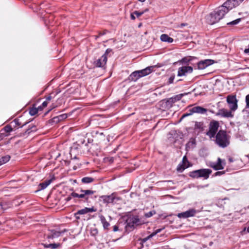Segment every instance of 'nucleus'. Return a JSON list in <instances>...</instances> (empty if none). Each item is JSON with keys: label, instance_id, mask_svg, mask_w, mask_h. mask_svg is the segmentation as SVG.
Returning <instances> with one entry per match:
<instances>
[{"label": "nucleus", "instance_id": "nucleus-12", "mask_svg": "<svg viewBox=\"0 0 249 249\" xmlns=\"http://www.w3.org/2000/svg\"><path fill=\"white\" fill-rule=\"evenodd\" d=\"M225 165V162L224 160H222L220 158H218L217 162H211L210 163V167L213 168L215 170H218L224 169V167Z\"/></svg>", "mask_w": 249, "mask_h": 249}, {"label": "nucleus", "instance_id": "nucleus-50", "mask_svg": "<svg viewBox=\"0 0 249 249\" xmlns=\"http://www.w3.org/2000/svg\"><path fill=\"white\" fill-rule=\"evenodd\" d=\"M229 161H230V162H232V159L230 158V159H229Z\"/></svg>", "mask_w": 249, "mask_h": 249}, {"label": "nucleus", "instance_id": "nucleus-36", "mask_svg": "<svg viewBox=\"0 0 249 249\" xmlns=\"http://www.w3.org/2000/svg\"><path fill=\"white\" fill-rule=\"evenodd\" d=\"M134 14H135V15H136L137 17H139L140 16H141L143 14V12H139L138 11H135L134 12Z\"/></svg>", "mask_w": 249, "mask_h": 249}, {"label": "nucleus", "instance_id": "nucleus-15", "mask_svg": "<svg viewBox=\"0 0 249 249\" xmlns=\"http://www.w3.org/2000/svg\"><path fill=\"white\" fill-rule=\"evenodd\" d=\"M220 20L219 17H218L214 12L210 13L207 18L208 23L211 25L218 22Z\"/></svg>", "mask_w": 249, "mask_h": 249}, {"label": "nucleus", "instance_id": "nucleus-46", "mask_svg": "<svg viewBox=\"0 0 249 249\" xmlns=\"http://www.w3.org/2000/svg\"><path fill=\"white\" fill-rule=\"evenodd\" d=\"M173 79H169L167 83L168 84H172L173 82Z\"/></svg>", "mask_w": 249, "mask_h": 249}, {"label": "nucleus", "instance_id": "nucleus-48", "mask_svg": "<svg viewBox=\"0 0 249 249\" xmlns=\"http://www.w3.org/2000/svg\"><path fill=\"white\" fill-rule=\"evenodd\" d=\"M94 37H95V40H97L100 37V36H99V35H98L97 36H94Z\"/></svg>", "mask_w": 249, "mask_h": 249}, {"label": "nucleus", "instance_id": "nucleus-20", "mask_svg": "<svg viewBox=\"0 0 249 249\" xmlns=\"http://www.w3.org/2000/svg\"><path fill=\"white\" fill-rule=\"evenodd\" d=\"M107 59V57L102 55L99 59L95 62V64L98 67H103L106 64Z\"/></svg>", "mask_w": 249, "mask_h": 249}, {"label": "nucleus", "instance_id": "nucleus-38", "mask_svg": "<svg viewBox=\"0 0 249 249\" xmlns=\"http://www.w3.org/2000/svg\"><path fill=\"white\" fill-rule=\"evenodd\" d=\"M225 173V172L224 171H218L215 173L214 176H220V175L224 174Z\"/></svg>", "mask_w": 249, "mask_h": 249}, {"label": "nucleus", "instance_id": "nucleus-32", "mask_svg": "<svg viewBox=\"0 0 249 249\" xmlns=\"http://www.w3.org/2000/svg\"><path fill=\"white\" fill-rule=\"evenodd\" d=\"M162 229H158L155 232H153L152 233H151L150 235H149L148 236H147V237L144 238L143 239V240L144 241H146L147 240H148V239H149L150 238L153 237V236L155 235L156 234H157L158 233L160 232L161 231Z\"/></svg>", "mask_w": 249, "mask_h": 249}, {"label": "nucleus", "instance_id": "nucleus-42", "mask_svg": "<svg viewBox=\"0 0 249 249\" xmlns=\"http://www.w3.org/2000/svg\"><path fill=\"white\" fill-rule=\"evenodd\" d=\"M153 215V213L152 212H150L148 213H146L145 214V216L146 217H151L152 215Z\"/></svg>", "mask_w": 249, "mask_h": 249}, {"label": "nucleus", "instance_id": "nucleus-13", "mask_svg": "<svg viewBox=\"0 0 249 249\" xmlns=\"http://www.w3.org/2000/svg\"><path fill=\"white\" fill-rule=\"evenodd\" d=\"M197 213V211L194 209H191L184 212L178 213L177 215L178 218H188L194 216Z\"/></svg>", "mask_w": 249, "mask_h": 249}, {"label": "nucleus", "instance_id": "nucleus-45", "mask_svg": "<svg viewBox=\"0 0 249 249\" xmlns=\"http://www.w3.org/2000/svg\"><path fill=\"white\" fill-rule=\"evenodd\" d=\"M118 231V227L117 226L115 225L113 226V231Z\"/></svg>", "mask_w": 249, "mask_h": 249}, {"label": "nucleus", "instance_id": "nucleus-52", "mask_svg": "<svg viewBox=\"0 0 249 249\" xmlns=\"http://www.w3.org/2000/svg\"><path fill=\"white\" fill-rule=\"evenodd\" d=\"M206 74H207V73H205V74H203V75H206Z\"/></svg>", "mask_w": 249, "mask_h": 249}, {"label": "nucleus", "instance_id": "nucleus-3", "mask_svg": "<svg viewBox=\"0 0 249 249\" xmlns=\"http://www.w3.org/2000/svg\"><path fill=\"white\" fill-rule=\"evenodd\" d=\"M212 172V170L209 169H201L191 172L190 173V176L193 178L202 177L204 179H207L209 178Z\"/></svg>", "mask_w": 249, "mask_h": 249}, {"label": "nucleus", "instance_id": "nucleus-37", "mask_svg": "<svg viewBox=\"0 0 249 249\" xmlns=\"http://www.w3.org/2000/svg\"><path fill=\"white\" fill-rule=\"evenodd\" d=\"M246 103L247 107H249V94L246 97Z\"/></svg>", "mask_w": 249, "mask_h": 249}, {"label": "nucleus", "instance_id": "nucleus-1", "mask_svg": "<svg viewBox=\"0 0 249 249\" xmlns=\"http://www.w3.org/2000/svg\"><path fill=\"white\" fill-rule=\"evenodd\" d=\"M80 192L81 193L79 194L74 192H72L70 196L65 199L66 201H69L71 200V197H73L83 198L85 201L88 202L89 196L92 195L95 193V191L90 190L81 189L80 190Z\"/></svg>", "mask_w": 249, "mask_h": 249}, {"label": "nucleus", "instance_id": "nucleus-49", "mask_svg": "<svg viewBox=\"0 0 249 249\" xmlns=\"http://www.w3.org/2000/svg\"><path fill=\"white\" fill-rule=\"evenodd\" d=\"M138 0L139 1L142 2H144L145 1V0Z\"/></svg>", "mask_w": 249, "mask_h": 249}, {"label": "nucleus", "instance_id": "nucleus-34", "mask_svg": "<svg viewBox=\"0 0 249 249\" xmlns=\"http://www.w3.org/2000/svg\"><path fill=\"white\" fill-rule=\"evenodd\" d=\"M203 127V124L201 122H196L195 124V128L199 129H202Z\"/></svg>", "mask_w": 249, "mask_h": 249}, {"label": "nucleus", "instance_id": "nucleus-22", "mask_svg": "<svg viewBox=\"0 0 249 249\" xmlns=\"http://www.w3.org/2000/svg\"><path fill=\"white\" fill-rule=\"evenodd\" d=\"M187 93H184V94H179L178 95H177L175 96L174 97H173L172 98H170L168 100V101L166 102V104L170 103L172 104L174 103L177 101H179L181 99V98L185 95H186Z\"/></svg>", "mask_w": 249, "mask_h": 249}, {"label": "nucleus", "instance_id": "nucleus-8", "mask_svg": "<svg viewBox=\"0 0 249 249\" xmlns=\"http://www.w3.org/2000/svg\"><path fill=\"white\" fill-rule=\"evenodd\" d=\"M219 127V123L217 121L212 122L210 124L209 130L207 135L210 138L213 137L215 135Z\"/></svg>", "mask_w": 249, "mask_h": 249}, {"label": "nucleus", "instance_id": "nucleus-24", "mask_svg": "<svg viewBox=\"0 0 249 249\" xmlns=\"http://www.w3.org/2000/svg\"><path fill=\"white\" fill-rule=\"evenodd\" d=\"M160 40L163 42H166L168 43H172L173 42L174 39L173 38L170 37L167 34H162L160 36Z\"/></svg>", "mask_w": 249, "mask_h": 249}, {"label": "nucleus", "instance_id": "nucleus-35", "mask_svg": "<svg viewBox=\"0 0 249 249\" xmlns=\"http://www.w3.org/2000/svg\"><path fill=\"white\" fill-rule=\"evenodd\" d=\"M112 53V50L111 49L108 48L107 49L105 52V53L103 55V56H106V57H107V55L109 53Z\"/></svg>", "mask_w": 249, "mask_h": 249}, {"label": "nucleus", "instance_id": "nucleus-14", "mask_svg": "<svg viewBox=\"0 0 249 249\" xmlns=\"http://www.w3.org/2000/svg\"><path fill=\"white\" fill-rule=\"evenodd\" d=\"M128 223L131 226L134 227L144 224V221L137 216H133L129 218Z\"/></svg>", "mask_w": 249, "mask_h": 249}, {"label": "nucleus", "instance_id": "nucleus-7", "mask_svg": "<svg viewBox=\"0 0 249 249\" xmlns=\"http://www.w3.org/2000/svg\"><path fill=\"white\" fill-rule=\"evenodd\" d=\"M243 0H227L222 6L227 9V11L229 12L234 7L239 5Z\"/></svg>", "mask_w": 249, "mask_h": 249}, {"label": "nucleus", "instance_id": "nucleus-31", "mask_svg": "<svg viewBox=\"0 0 249 249\" xmlns=\"http://www.w3.org/2000/svg\"><path fill=\"white\" fill-rule=\"evenodd\" d=\"M41 109V107H39L37 108L36 107L32 108L30 109L29 113L31 115L33 116L36 115L39 110Z\"/></svg>", "mask_w": 249, "mask_h": 249}, {"label": "nucleus", "instance_id": "nucleus-23", "mask_svg": "<svg viewBox=\"0 0 249 249\" xmlns=\"http://www.w3.org/2000/svg\"><path fill=\"white\" fill-rule=\"evenodd\" d=\"M197 57L195 56H188V57H184L183 58H182L180 60V62L182 63V64H186V65H189L191 61L194 59H196Z\"/></svg>", "mask_w": 249, "mask_h": 249}, {"label": "nucleus", "instance_id": "nucleus-41", "mask_svg": "<svg viewBox=\"0 0 249 249\" xmlns=\"http://www.w3.org/2000/svg\"><path fill=\"white\" fill-rule=\"evenodd\" d=\"M193 114V113L192 112H190V113H186V114H184L182 116V117H181V119H183V118H184V117H186V116H188L191 115H192Z\"/></svg>", "mask_w": 249, "mask_h": 249}, {"label": "nucleus", "instance_id": "nucleus-33", "mask_svg": "<svg viewBox=\"0 0 249 249\" xmlns=\"http://www.w3.org/2000/svg\"><path fill=\"white\" fill-rule=\"evenodd\" d=\"M241 21V18H238L237 19H235L234 20H233L231 22L227 23V25H234L236 24H237L240 21Z\"/></svg>", "mask_w": 249, "mask_h": 249}, {"label": "nucleus", "instance_id": "nucleus-4", "mask_svg": "<svg viewBox=\"0 0 249 249\" xmlns=\"http://www.w3.org/2000/svg\"><path fill=\"white\" fill-rule=\"evenodd\" d=\"M155 68V66L147 67L144 69L132 72L130 75V77L132 78H141L145 76L153 71Z\"/></svg>", "mask_w": 249, "mask_h": 249}, {"label": "nucleus", "instance_id": "nucleus-47", "mask_svg": "<svg viewBox=\"0 0 249 249\" xmlns=\"http://www.w3.org/2000/svg\"><path fill=\"white\" fill-rule=\"evenodd\" d=\"M52 99V97L51 96H49L46 98V101L48 102V101H50Z\"/></svg>", "mask_w": 249, "mask_h": 249}, {"label": "nucleus", "instance_id": "nucleus-19", "mask_svg": "<svg viewBox=\"0 0 249 249\" xmlns=\"http://www.w3.org/2000/svg\"><path fill=\"white\" fill-rule=\"evenodd\" d=\"M189 167V162L185 156L183 158L182 164H179L177 167L178 172H182L185 168Z\"/></svg>", "mask_w": 249, "mask_h": 249}, {"label": "nucleus", "instance_id": "nucleus-39", "mask_svg": "<svg viewBox=\"0 0 249 249\" xmlns=\"http://www.w3.org/2000/svg\"><path fill=\"white\" fill-rule=\"evenodd\" d=\"M48 103V102L47 101H44L42 103V106H40L41 107V109H40V110H42L43 109V108L47 106Z\"/></svg>", "mask_w": 249, "mask_h": 249}, {"label": "nucleus", "instance_id": "nucleus-18", "mask_svg": "<svg viewBox=\"0 0 249 249\" xmlns=\"http://www.w3.org/2000/svg\"><path fill=\"white\" fill-rule=\"evenodd\" d=\"M115 197L113 195L109 196H102L100 197V200L102 201L104 203L108 204L114 201Z\"/></svg>", "mask_w": 249, "mask_h": 249}, {"label": "nucleus", "instance_id": "nucleus-16", "mask_svg": "<svg viewBox=\"0 0 249 249\" xmlns=\"http://www.w3.org/2000/svg\"><path fill=\"white\" fill-rule=\"evenodd\" d=\"M96 211V209H95L93 207L91 208H85L83 209L80 210L77 212L76 213H75V216L77 219H79V217L76 216L77 214H85L88 213L94 212Z\"/></svg>", "mask_w": 249, "mask_h": 249}, {"label": "nucleus", "instance_id": "nucleus-21", "mask_svg": "<svg viewBox=\"0 0 249 249\" xmlns=\"http://www.w3.org/2000/svg\"><path fill=\"white\" fill-rule=\"evenodd\" d=\"M190 112H192L193 113H196L203 114H205L206 113L207 109L202 107L197 106L192 108L190 109Z\"/></svg>", "mask_w": 249, "mask_h": 249}, {"label": "nucleus", "instance_id": "nucleus-25", "mask_svg": "<svg viewBox=\"0 0 249 249\" xmlns=\"http://www.w3.org/2000/svg\"><path fill=\"white\" fill-rule=\"evenodd\" d=\"M68 117L67 114H63L57 117H54L53 118V121L55 122H58L59 121H61L65 119H66Z\"/></svg>", "mask_w": 249, "mask_h": 249}, {"label": "nucleus", "instance_id": "nucleus-9", "mask_svg": "<svg viewBox=\"0 0 249 249\" xmlns=\"http://www.w3.org/2000/svg\"><path fill=\"white\" fill-rule=\"evenodd\" d=\"M193 71V67L189 66H185L180 67L178 69V76H186L188 74L191 73Z\"/></svg>", "mask_w": 249, "mask_h": 249}, {"label": "nucleus", "instance_id": "nucleus-11", "mask_svg": "<svg viewBox=\"0 0 249 249\" xmlns=\"http://www.w3.org/2000/svg\"><path fill=\"white\" fill-rule=\"evenodd\" d=\"M66 231H67L66 229H64L61 231H56L55 230H51L47 235V238L49 240L54 239L58 238Z\"/></svg>", "mask_w": 249, "mask_h": 249}, {"label": "nucleus", "instance_id": "nucleus-43", "mask_svg": "<svg viewBox=\"0 0 249 249\" xmlns=\"http://www.w3.org/2000/svg\"><path fill=\"white\" fill-rule=\"evenodd\" d=\"M6 208H5L4 206H3V205L2 204L1 202H0V213L1 212V211L2 210H4Z\"/></svg>", "mask_w": 249, "mask_h": 249}, {"label": "nucleus", "instance_id": "nucleus-10", "mask_svg": "<svg viewBox=\"0 0 249 249\" xmlns=\"http://www.w3.org/2000/svg\"><path fill=\"white\" fill-rule=\"evenodd\" d=\"M215 115L218 116H220L223 118H232L234 116L233 112L230 109L227 110L225 108H221L218 110Z\"/></svg>", "mask_w": 249, "mask_h": 249}, {"label": "nucleus", "instance_id": "nucleus-26", "mask_svg": "<svg viewBox=\"0 0 249 249\" xmlns=\"http://www.w3.org/2000/svg\"><path fill=\"white\" fill-rule=\"evenodd\" d=\"M100 220L103 225L105 229H107L109 226V223L107 221L105 217L103 215L100 216Z\"/></svg>", "mask_w": 249, "mask_h": 249}, {"label": "nucleus", "instance_id": "nucleus-6", "mask_svg": "<svg viewBox=\"0 0 249 249\" xmlns=\"http://www.w3.org/2000/svg\"><path fill=\"white\" fill-rule=\"evenodd\" d=\"M226 101L229 105L230 109L234 112L238 108V100L235 95H229L227 97Z\"/></svg>", "mask_w": 249, "mask_h": 249}, {"label": "nucleus", "instance_id": "nucleus-30", "mask_svg": "<svg viewBox=\"0 0 249 249\" xmlns=\"http://www.w3.org/2000/svg\"><path fill=\"white\" fill-rule=\"evenodd\" d=\"M52 182V179H49L48 180H46L43 182L40 183L39 184V186L41 189H44L46 188Z\"/></svg>", "mask_w": 249, "mask_h": 249}, {"label": "nucleus", "instance_id": "nucleus-27", "mask_svg": "<svg viewBox=\"0 0 249 249\" xmlns=\"http://www.w3.org/2000/svg\"><path fill=\"white\" fill-rule=\"evenodd\" d=\"M44 246L47 248H50L51 249H55L59 248L61 246V244L60 243H53L47 245L45 244L44 245Z\"/></svg>", "mask_w": 249, "mask_h": 249}, {"label": "nucleus", "instance_id": "nucleus-51", "mask_svg": "<svg viewBox=\"0 0 249 249\" xmlns=\"http://www.w3.org/2000/svg\"><path fill=\"white\" fill-rule=\"evenodd\" d=\"M247 231L249 232V227L248 228Z\"/></svg>", "mask_w": 249, "mask_h": 249}, {"label": "nucleus", "instance_id": "nucleus-40", "mask_svg": "<svg viewBox=\"0 0 249 249\" xmlns=\"http://www.w3.org/2000/svg\"><path fill=\"white\" fill-rule=\"evenodd\" d=\"M107 32V30H105L103 32H99L98 33L99 36H103L105 35Z\"/></svg>", "mask_w": 249, "mask_h": 249}, {"label": "nucleus", "instance_id": "nucleus-28", "mask_svg": "<svg viewBox=\"0 0 249 249\" xmlns=\"http://www.w3.org/2000/svg\"><path fill=\"white\" fill-rule=\"evenodd\" d=\"M10 159V156L6 155L0 159V166L7 162Z\"/></svg>", "mask_w": 249, "mask_h": 249}, {"label": "nucleus", "instance_id": "nucleus-44", "mask_svg": "<svg viewBox=\"0 0 249 249\" xmlns=\"http://www.w3.org/2000/svg\"><path fill=\"white\" fill-rule=\"evenodd\" d=\"M134 12L133 13H132L130 15V17H131V19L132 20H135V17L134 16Z\"/></svg>", "mask_w": 249, "mask_h": 249}, {"label": "nucleus", "instance_id": "nucleus-5", "mask_svg": "<svg viewBox=\"0 0 249 249\" xmlns=\"http://www.w3.org/2000/svg\"><path fill=\"white\" fill-rule=\"evenodd\" d=\"M214 61L213 59H207L202 60L198 62L196 65L194 66L195 70H202L208 66H211L214 64Z\"/></svg>", "mask_w": 249, "mask_h": 249}, {"label": "nucleus", "instance_id": "nucleus-2", "mask_svg": "<svg viewBox=\"0 0 249 249\" xmlns=\"http://www.w3.org/2000/svg\"><path fill=\"white\" fill-rule=\"evenodd\" d=\"M217 144L222 147H227L230 143L229 138L224 131H219L216 136Z\"/></svg>", "mask_w": 249, "mask_h": 249}, {"label": "nucleus", "instance_id": "nucleus-29", "mask_svg": "<svg viewBox=\"0 0 249 249\" xmlns=\"http://www.w3.org/2000/svg\"><path fill=\"white\" fill-rule=\"evenodd\" d=\"M94 179L92 178L87 177L82 178L81 179V181L83 183L87 184L92 182L94 181Z\"/></svg>", "mask_w": 249, "mask_h": 249}, {"label": "nucleus", "instance_id": "nucleus-17", "mask_svg": "<svg viewBox=\"0 0 249 249\" xmlns=\"http://www.w3.org/2000/svg\"><path fill=\"white\" fill-rule=\"evenodd\" d=\"M214 12L216 14V15L219 17V18L221 19L224 17L225 15L228 12L227 11V9L224 8L222 5L218 7V8Z\"/></svg>", "mask_w": 249, "mask_h": 249}]
</instances>
